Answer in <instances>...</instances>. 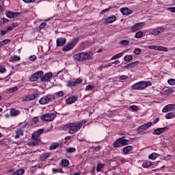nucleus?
Listing matches in <instances>:
<instances>
[{
	"instance_id": "20e7f679",
	"label": "nucleus",
	"mask_w": 175,
	"mask_h": 175,
	"mask_svg": "<svg viewBox=\"0 0 175 175\" xmlns=\"http://www.w3.org/2000/svg\"><path fill=\"white\" fill-rule=\"evenodd\" d=\"M43 133V129H39L37 131L34 132L31 135V142H29V144L31 146H38L40 143V135Z\"/></svg>"
},
{
	"instance_id": "6e6552de",
	"label": "nucleus",
	"mask_w": 175,
	"mask_h": 175,
	"mask_svg": "<svg viewBox=\"0 0 175 175\" xmlns=\"http://www.w3.org/2000/svg\"><path fill=\"white\" fill-rule=\"evenodd\" d=\"M39 77L42 79L43 77V71H38L33 74L30 78H29V81L33 82V81H38L39 79Z\"/></svg>"
},
{
	"instance_id": "f03ea898",
	"label": "nucleus",
	"mask_w": 175,
	"mask_h": 175,
	"mask_svg": "<svg viewBox=\"0 0 175 175\" xmlns=\"http://www.w3.org/2000/svg\"><path fill=\"white\" fill-rule=\"evenodd\" d=\"M151 85H152V83H151V81H142L133 84L131 89L137 91H142L143 90H146L147 87H150Z\"/></svg>"
},
{
	"instance_id": "13d9d810",
	"label": "nucleus",
	"mask_w": 175,
	"mask_h": 175,
	"mask_svg": "<svg viewBox=\"0 0 175 175\" xmlns=\"http://www.w3.org/2000/svg\"><path fill=\"white\" fill-rule=\"evenodd\" d=\"M110 9H112V8L111 7H109L108 8H106V9L103 10L101 12V14H105V13H106V12H109L110 10Z\"/></svg>"
},
{
	"instance_id": "473e14b6",
	"label": "nucleus",
	"mask_w": 175,
	"mask_h": 175,
	"mask_svg": "<svg viewBox=\"0 0 175 175\" xmlns=\"http://www.w3.org/2000/svg\"><path fill=\"white\" fill-rule=\"evenodd\" d=\"M24 172H25L23 169L18 170L16 172H12V175H23L24 174Z\"/></svg>"
},
{
	"instance_id": "a211bd4d",
	"label": "nucleus",
	"mask_w": 175,
	"mask_h": 175,
	"mask_svg": "<svg viewBox=\"0 0 175 175\" xmlns=\"http://www.w3.org/2000/svg\"><path fill=\"white\" fill-rule=\"evenodd\" d=\"M175 105L174 104H170L167 105L163 109L162 111L163 113H167V111H170L171 110H173L174 109Z\"/></svg>"
},
{
	"instance_id": "72a5a7b5",
	"label": "nucleus",
	"mask_w": 175,
	"mask_h": 175,
	"mask_svg": "<svg viewBox=\"0 0 175 175\" xmlns=\"http://www.w3.org/2000/svg\"><path fill=\"white\" fill-rule=\"evenodd\" d=\"M124 59V61H126V62H129L130 61H132V59H133V56H132V55H125Z\"/></svg>"
},
{
	"instance_id": "a19ab883",
	"label": "nucleus",
	"mask_w": 175,
	"mask_h": 175,
	"mask_svg": "<svg viewBox=\"0 0 175 175\" xmlns=\"http://www.w3.org/2000/svg\"><path fill=\"white\" fill-rule=\"evenodd\" d=\"M76 85L75 81H67V86L68 87H75Z\"/></svg>"
},
{
	"instance_id": "49530a36",
	"label": "nucleus",
	"mask_w": 175,
	"mask_h": 175,
	"mask_svg": "<svg viewBox=\"0 0 175 175\" xmlns=\"http://www.w3.org/2000/svg\"><path fill=\"white\" fill-rule=\"evenodd\" d=\"M133 53L136 55H139V54H140L142 53V49L137 48V49H134Z\"/></svg>"
},
{
	"instance_id": "bf43d9fd",
	"label": "nucleus",
	"mask_w": 175,
	"mask_h": 175,
	"mask_svg": "<svg viewBox=\"0 0 175 175\" xmlns=\"http://www.w3.org/2000/svg\"><path fill=\"white\" fill-rule=\"evenodd\" d=\"M167 10H169V12L171 13H175V7L168 8Z\"/></svg>"
},
{
	"instance_id": "c03bdc74",
	"label": "nucleus",
	"mask_w": 175,
	"mask_h": 175,
	"mask_svg": "<svg viewBox=\"0 0 175 175\" xmlns=\"http://www.w3.org/2000/svg\"><path fill=\"white\" fill-rule=\"evenodd\" d=\"M168 84L170 85H175V79H170L167 80Z\"/></svg>"
},
{
	"instance_id": "5fc2aeb1",
	"label": "nucleus",
	"mask_w": 175,
	"mask_h": 175,
	"mask_svg": "<svg viewBox=\"0 0 175 175\" xmlns=\"http://www.w3.org/2000/svg\"><path fill=\"white\" fill-rule=\"evenodd\" d=\"M128 79L127 75H120L119 76V80H126Z\"/></svg>"
},
{
	"instance_id": "9d476101",
	"label": "nucleus",
	"mask_w": 175,
	"mask_h": 175,
	"mask_svg": "<svg viewBox=\"0 0 175 175\" xmlns=\"http://www.w3.org/2000/svg\"><path fill=\"white\" fill-rule=\"evenodd\" d=\"M55 118V114L54 113H45L41 116V120L42 121L50 122L53 121Z\"/></svg>"
},
{
	"instance_id": "4c0bfd02",
	"label": "nucleus",
	"mask_w": 175,
	"mask_h": 175,
	"mask_svg": "<svg viewBox=\"0 0 175 175\" xmlns=\"http://www.w3.org/2000/svg\"><path fill=\"white\" fill-rule=\"evenodd\" d=\"M103 167H105V164L98 163L96 166V172H101Z\"/></svg>"
},
{
	"instance_id": "f704fd0d",
	"label": "nucleus",
	"mask_w": 175,
	"mask_h": 175,
	"mask_svg": "<svg viewBox=\"0 0 175 175\" xmlns=\"http://www.w3.org/2000/svg\"><path fill=\"white\" fill-rule=\"evenodd\" d=\"M174 117L175 114L173 112L167 113L165 116V118H167V120H170V118H174Z\"/></svg>"
},
{
	"instance_id": "4468645a",
	"label": "nucleus",
	"mask_w": 175,
	"mask_h": 175,
	"mask_svg": "<svg viewBox=\"0 0 175 175\" xmlns=\"http://www.w3.org/2000/svg\"><path fill=\"white\" fill-rule=\"evenodd\" d=\"M36 96H38V95L36 94L33 93V94L23 96L22 98V100L23 102H28L29 100H33L36 98Z\"/></svg>"
},
{
	"instance_id": "a18cd8bd",
	"label": "nucleus",
	"mask_w": 175,
	"mask_h": 175,
	"mask_svg": "<svg viewBox=\"0 0 175 175\" xmlns=\"http://www.w3.org/2000/svg\"><path fill=\"white\" fill-rule=\"evenodd\" d=\"M110 66H111V63H108L107 64H105V65H101L99 66V68L100 69H103L104 68H110Z\"/></svg>"
},
{
	"instance_id": "69168bd1",
	"label": "nucleus",
	"mask_w": 175,
	"mask_h": 175,
	"mask_svg": "<svg viewBox=\"0 0 175 175\" xmlns=\"http://www.w3.org/2000/svg\"><path fill=\"white\" fill-rule=\"evenodd\" d=\"M120 63H121V62H120V60H116L115 62H111V65L112 64H113V65H119V64H120Z\"/></svg>"
},
{
	"instance_id": "09e8293b",
	"label": "nucleus",
	"mask_w": 175,
	"mask_h": 175,
	"mask_svg": "<svg viewBox=\"0 0 175 175\" xmlns=\"http://www.w3.org/2000/svg\"><path fill=\"white\" fill-rule=\"evenodd\" d=\"M76 151V148H68L66 149V152H75Z\"/></svg>"
},
{
	"instance_id": "5701e85b",
	"label": "nucleus",
	"mask_w": 175,
	"mask_h": 175,
	"mask_svg": "<svg viewBox=\"0 0 175 175\" xmlns=\"http://www.w3.org/2000/svg\"><path fill=\"white\" fill-rule=\"evenodd\" d=\"M117 20V17H116V16L113 15L111 16L108 17L105 23L107 24H111L112 23H114V21H116Z\"/></svg>"
},
{
	"instance_id": "1a4fd4ad",
	"label": "nucleus",
	"mask_w": 175,
	"mask_h": 175,
	"mask_svg": "<svg viewBox=\"0 0 175 175\" xmlns=\"http://www.w3.org/2000/svg\"><path fill=\"white\" fill-rule=\"evenodd\" d=\"M146 26V23L145 22H141L135 24L133 25L131 28L132 32H136L140 29H143L144 27Z\"/></svg>"
},
{
	"instance_id": "f8f14e48",
	"label": "nucleus",
	"mask_w": 175,
	"mask_h": 175,
	"mask_svg": "<svg viewBox=\"0 0 175 175\" xmlns=\"http://www.w3.org/2000/svg\"><path fill=\"white\" fill-rule=\"evenodd\" d=\"M148 49H150V50H156L157 51H164L165 53H167V51H169V49H167V47H165L162 46L150 45L148 46Z\"/></svg>"
},
{
	"instance_id": "b1692460",
	"label": "nucleus",
	"mask_w": 175,
	"mask_h": 175,
	"mask_svg": "<svg viewBox=\"0 0 175 175\" xmlns=\"http://www.w3.org/2000/svg\"><path fill=\"white\" fill-rule=\"evenodd\" d=\"M6 16L8 18H14L15 17H17V13L16 12H13L12 11H8L6 13Z\"/></svg>"
},
{
	"instance_id": "052dcab7",
	"label": "nucleus",
	"mask_w": 175,
	"mask_h": 175,
	"mask_svg": "<svg viewBox=\"0 0 175 175\" xmlns=\"http://www.w3.org/2000/svg\"><path fill=\"white\" fill-rule=\"evenodd\" d=\"M75 81V85L80 84V83H83V79L79 78V79H76V81Z\"/></svg>"
},
{
	"instance_id": "0eeeda50",
	"label": "nucleus",
	"mask_w": 175,
	"mask_h": 175,
	"mask_svg": "<svg viewBox=\"0 0 175 175\" xmlns=\"http://www.w3.org/2000/svg\"><path fill=\"white\" fill-rule=\"evenodd\" d=\"M78 42H79L78 38H74L70 43H69L68 44L63 47V51H69L72 50V49H73V47H75V46L77 44Z\"/></svg>"
},
{
	"instance_id": "dca6fc26",
	"label": "nucleus",
	"mask_w": 175,
	"mask_h": 175,
	"mask_svg": "<svg viewBox=\"0 0 175 175\" xmlns=\"http://www.w3.org/2000/svg\"><path fill=\"white\" fill-rule=\"evenodd\" d=\"M51 77H53V73L47 72L44 75H42V77H41V81H49L50 80V79H51Z\"/></svg>"
},
{
	"instance_id": "7ed1b4c3",
	"label": "nucleus",
	"mask_w": 175,
	"mask_h": 175,
	"mask_svg": "<svg viewBox=\"0 0 175 175\" xmlns=\"http://www.w3.org/2000/svg\"><path fill=\"white\" fill-rule=\"evenodd\" d=\"M92 55H94L92 52L86 51L75 55L74 59H75L77 61H85L91 59L92 58Z\"/></svg>"
},
{
	"instance_id": "0e129e2a",
	"label": "nucleus",
	"mask_w": 175,
	"mask_h": 175,
	"mask_svg": "<svg viewBox=\"0 0 175 175\" xmlns=\"http://www.w3.org/2000/svg\"><path fill=\"white\" fill-rule=\"evenodd\" d=\"M39 121V118L38 117H34L33 118V122H34V124H38Z\"/></svg>"
},
{
	"instance_id": "e433bc0d",
	"label": "nucleus",
	"mask_w": 175,
	"mask_h": 175,
	"mask_svg": "<svg viewBox=\"0 0 175 175\" xmlns=\"http://www.w3.org/2000/svg\"><path fill=\"white\" fill-rule=\"evenodd\" d=\"M135 38L136 39H140V38H143V31H139L135 33Z\"/></svg>"
},
{
	"instance_id": "bb28decb",
	"label": "nucleus",
	"mask_w": 175,
	"mask_h": 175,
	"mask_svg": "<svg viewBox=\"0 0 175 175\" xmlns=\"http://www.w3.org/2000/svg\"><path fill=\"white\" fill-rule=\"evenodd\" d=\"M132 150H133V146H127L123 148V152L124 154H129Z\"/></svg>"
},
{
	"instance_id": "ddd939ff",
	"label": "nucleus",
	"mask_w": 175,
	"mask_h": 175,
	"mask_svg": "<svg viewBox=\"0 0 175 175\" xmlns=\"http://www.w3.org/2000/svg\"><path fill=\"white\" fill-rule=\"evenodd\" d=\"M150 126H152V122H149L146 124H144V125L139 126L137 129V132L139 133H142V132H143V131H146V129H148V128H150Z\"/></svg>"
},
{
	"instance_id": "c9c22d12",
	"label": "nucleus",
	"mask_w": 175,
	"mask_h": 175,
	"mask_svg": "<svg viewBox=\"0 0 175 175\" xmlns=\"http://www.w3.org/2000/svg\"><path fill=\"white\" fill-rule=\"evenodd\" d=\"M52 172L53 173V174H55L56 173H64V171L61 168H53Z\"/></svg>"
},
{
	"instance_id": "8fccbe9b",
	"label": "nucleus",
	"mask_w": 175,
	"mask_h": 175,
	"mask_svg": "<svg viewBox=\"0 0 175 175\" xmlns=\"http://www.w3.org/2000/svg\"><path fill=\"white\" fill-rule=\"evenodd\" d=\"M6 72V68L5 66H0V73H5Z\"/></svg>"
},
{
	"instance_id": "7c9ffc66",
	"label": "nucleus",
	"mask_w": 175,
	"mask_h": 175,
	"mask_svg": "<svg viewBox=\"0 0 175 175\" xmlns=\"http://www.w3.org/2000/svg\"><path fill=\"white\" fill-rule=\"evenodd\" d=\"M18 90V88H17L16 86L13 87V88H10L7 90V92L8 94H13V92H16V91H17Z\"/></svg>"
},
{
	"instance_id": "2f4dec72",
	"label": "nucleus",
	"mask_w": 175,
	"mask_h": 175,
	"mask_svg": "<svg viewBox=\"0 0 175 175\" xmlns=\"http://www.w3.org/2000/svg\"><path fill=\"white\" fill-rule=\"evenodd\" d=\"M49 157H50V153L49 152H45L40 155V158L42 161H46Z\"/></svg>"
},
{
	"instance_id": "ea45409f",
	"label": "nucleus",
	"mask_w": 175,
	"mask_h": 175,
	"mask_svg": "<svg viewBox=\"0 0 175 175\" xmlns=\"http://www.w3.org/2000/svg\"><path fill=\"white\" fill-rule=\"evenodd\" d=\"M8 43H10V39H5L0 42V46H5V44H8Z\"/></svg>"
},
{
	"instance_id": "e2e57ef3",
	"label": "nucleus",
	"mask_w": 175,
	"mask_h": 175,
	"mask_svg": "<svg viewBox=\"0 0 175 175\" xmlns=\"http://www.w3.org/2000/svg\"><path fill=\"white\" fill-rule=\"evenodd\" d=\"M46 27V23H42L40 26L39 28L40 29H43V28H44Z\"/></svg>"
},
{
	"instance_id": "58836bf2",
	"label": "nucleus",
	"mask_w": 175,
	"mask_h": 175,
	"mask_svg": "<svg viewBox=\"0 0 175 175\" xmlns=\"http://www.w3.org/2000/svg\"><path fill=\"white\" fill-rule=\"evenodd\" d=\"M157 157H158V154L157 153H152L149 155V159H152V161H155L157 159Z\"/></svg>"
},
{
	"instance_id": "412c9836",
	"label": "nucleus",
	"mask_w": 175,
	"mask_h": 175,
	"mask_svg": "<svg viewBox=\"0 0 175 175\" xmlns=\"http://www.w3.org/2000/svg\"><path fill=\"white\" fill-rule=\"evenodd\" d=\"M15 133V135H14V139H19L20 136H23V135H24V132L21 128L18 129Z\"/></svg>"
},
{
	"instance_id": "37998d69",
	"label": "nucleus",
	"mask_w": 175,
	"mask_h": 175,
	"mask_svg": "<svg viewBox=\"0 0 175 175\" xmlns=\"http://www.w3.org/2000/svg\"><path fill=\"white\" fill-rule=\"evenodd\" d=\"M120 44H122V46H128V44H129V40H123L120 42Z\"/></svg>"
},
{
	"instance_id": "c756f323",
	"label": "nucleus",
	"mask_w": 175,
	"mask_h": 175,
	"mask_svg": "<svg viewBox=\"0 0 175 175\" xmlns=\"http://www.w3.org/2000/svg\"><path fill=\"white\" fill-rule=\"evenodd\" d=\"M61 166H63V167H66V166H69V160L62 159L61 161Z\"/></svg>"
},
{
	"instance_id": "4be33fe9",
	"label": "nucleus",
	"mask_w": 175,
	"mask_h": 175,
	"mask_svg": "<svg viewBox=\"0 0 175 175\" xmlns=\"http://www.w3.org/2000/svg\"><path fill=\"white\" fill-rule=\"evenodd\" d=\"M166 129H167L166 127L157 129L153 131V135H161V133H163Z\"/></svg>"
},
{
	"instance_id": "774afa93",
	"label": "nucleus",
	"mask_w": 175,
	"mask_h": 175,
	"mask_svg": "<svg viewBox=\"0 0 175 175\" xmlns=\"http://www.w3.org/2000/svg\"><path fill=\"white\" fill-rule=\"evenodd\" d=\"M157 122H159V118H157L153 122V124H157Z\"/></svg>"
},
{
	"instance_id": "6e6d98bb",
	"label": "nucleus",
	"mask_w": 175,
	"mask_h": 175,
	"mask_svg": "<svg viewBox=\"0 0 175 175\" xmlns=\"http://www.w3.org/2000/svg\"><path fill=\"white\" fill-rule=\"evenodd\" d=\"M56 95L59 97H61V96H64V93L63 91H59V92H56Z\"/></svg>"
},
{
	"instance_id": "c85d7f7f",
	"label": "nucleus",
	"mask_w": 175,
	"mask_h": 175,
	"mask_svg": "<svg viewBox=\"0 0 175 175\" xmlns=\"http://www.w3.org/2000/svg\"><path fill=\"white\" fill-rule=\"evenodd\" d=\"M124 51L122 52V53H118V54L113 55V56L111 58V61H113V60H114V59H118V58H121V57H122V56L124 55Z\"/></svg>"
},
{
	"instance_id": "cd10ccee",
	"label": "nucleus",
	"mask_w": 175,
	"mask_h": 175,
	"mask_svg": "<svg viewBox=\"0 0 175 175\" xmlns=\"http://www.w3.org/2000/svg\"><path fill=\"white\" fill-rule=\"evenodd\" d=\"M143 167L145 169H148V167H151L152 166V162L148 161H145L142 163Z\"/></svg>"
},
{
	"instance_id": "6ab92c4d",
	"label": "nucleus",
	"mask_w": 175,
	"mask_h": 175,
	"mask_svg": "<svg viewBox=\"0 0 175 175\" xmlns=\"http://www.w3.org/2000/svg\"><path fill=\"white\" fill-rule=\"evenodd\" d=\"M76 100H77V96H70L66 99V103H67V105H72V103H75Z\"/></svg>"
},
{
	"instance_id": "f257e3e1",
	"label": "nucleus",
	"mask_w": 175,
	"mask_h": 175,
	"mask_svg": "<svg viewBox=\"0 0 175 175\" xmlns=\"http://www.w3.org/2000/svg\"><path fill=\"white\" fill-rule=\"evenodd\" d=\"M85 120H82L77 123H70L64 126L63 130L68 131V133H70V135H75V133H77V132L80 131V129L83 125H84V124H85Z\"/></svg>"
},
{
	"instance_id": "f3484780",
	"label": "nucleus",
	"mask_w": 175,
	"mask_h": 175,
	"mask_svg": "<svg viewBox=\"0 0 175 175\" xmlns=\"http://www.w3.org/2000/svg\"><path fill=\"white\" fill-rule=\"evenodd\" d=\"M56 43H57V47L64 46V44H65V43H66V38H59L57 39Z\"/></svg>"
},
{
	"instance_id": "79ce46f5",
	"label": "nucleus",
	"mask_w": 175,
	"mask_h": 175,
	"mask_svg": "<svg viewBox=\"0 0 175 175\" xmlns=\"http://www.w3.org/2000/svg\"><path fill=\"white\" fill-rule=\"evenodd\" d=\"M58 146H59V144H58V143L52 144L50 146L49 149H51V150H55V148H57L58 147Z\"/></svg>"
},
{
	"instance_id": "4d7b16f0",
	"label": "nucleus",
	"mask_w": 175,
	"mask_h": 175,
	"mask_svg": "<svg viewBox=\"0 0 175 175\" xmlns=\"http://www.w3.org/2000/svg\"><path fill=\"white\" fill-rule=\"evenodd\" d=\"M120 162L121 163H126V162H128V159L122 157L120 159Z\"/></svg>"
},
{
	"instance_id": "3c124183",
	"label": "nucleus",
	"mask_w": 175,
	"mask_h": 175,
	"mask_svg": "<svg viewBox=\"0 0 175 175\" xmlns=\"http://www.w3.org/2000/svg\"><path fill=\"white\" fill-rule=\"evenodd\" d=\"M130 109H132L133 111H137V110H139V108H137V106L136 105L130 106Z\"/></svg>"
},
{
	"instance_id": "de8ad7c7",
	"label": "nucleus",
	"mask_w": 175,
	"mask_h": 175,
	"mask_svg": "<svg viewBox=\"0 0 175 175\" xmlns=\"http://www.w3.org/2000/svg\"><path fill=\"white\" fill-rule=\"evenodd\" d=\"M91 90H94V85H88L85 88V91H91Z\"/></svg>"
},
{
	"instance_id": "423d86ee",
	"label": "nucleus",
	"mask_w": 175,
	"mask_h": 175,
	"mask_svg": "<svg viewBox=\"0 0 175 175\" xmlns=\"http://www.w3.org/2000/svg\"><path fill=\"white\" fill-rule=\"evenodd\" d=\"M54 99H55L54 95L48 94L46 96L42 97L39 100V103L40 105H47V103H50V102H53Z\"/></svg>"
},
{
	"instance_id": "39448f33",
	"label": "nucleus",
	"mask_w": 175,
	"mask_h": 175,
	"mask_svg": "<svg viewBox=\"0 0 175 175\" xmlns=\"http://www.w3.org/2000/svg\"><path fill=\"white\" fill-rule=\"evenodd\" d=\"M129 141L128 139H124V137H122L116 140L113 142V146L115 148H118L119 147H122V146H128Z\"/></svg>"
},
{
	"instance_id": "338daca9",
	"label": "nucleus",
	"mask_w": 175,
	"mask_h": 175,
	"mask_svg": "<svg viewBox=\"0 0 175 175\" xmlns=\"http://www.w3.org/2000/svg\"><path fill=\"white\" fill-rule=\"evenodd\" d=\"M18 25L17 24V23H12V28H16Z\"/></svg>"
},
{
	"instance_id": "603ef678",
	"label": "nucleus",
	"mask_w": 175,
	"mask_h": 175,
	"mask_svg": "<svg viewBox=\"0 0 175 175\" xmlns=\"http://www.w3.org/2000/svg\"><path fill=\"white\" fill-rule=\"evenodd\" d=\"M37 58H38V57H36V55H33L29 57V61H36V59Z\"/></svg>"
},
{
	"instance_id": "680f3d73",
	"label": "nucleus",
	"mask_w": 175,
	"mask_h": 175,
	"mask_svg": "<svg viewBox=\"0 0 175 175\" xmlns=\"http://www.w3.org/2000/svg\"><path fill=\"white\" fill-rule=\"evenodd\" d=\"M23 1L25 3H33V2H35V0H23Z\"/></svg>"
},
{
	"instance_id": "393cba45",
	"label": "nucleus",
	"mask_w": 175,
	"mask_h": 175,
	"mask_svg": "<svg viewBox=\"0 0 175 175\" xmlns=\"http://www.w3.org/2000/svg\"><path fill=\"white\" fill-rule=\"evenodd\" d=\"M21 59V58L20 57V56L14 55L10 57L9 62H17V61H20Z\"/></svg>"
},
{
	"instance_id": "9b49d317",
	"label": "nucleus",
	"mask_w": 175,
	"mask_h": 175,
	"mask_svg": "<svg viewBox=\"0 0 175 175\" xmlns=\"http://www.w3.org/2000/svg\"><path fill=\"white\" fill-rule=\"evenodd\" d=\"M165 31V27H160L157 29H151L149 30V34L150 35H159V33H163V32Z\"/></svg>"
},
{
	"instance_id": "2eb2a0df",
	"label": "nucleus",
	"mask_w": 175,
	"mask_h": 175,
	"mask_svg": "<svg viewBox=\"0 0 175 175\" xmlns=\"http://www.w3.org/2000/svg\"><path fill=\"white\" fill-rule=\"evenodd\" d=\"M120 12L124 16H129V14H132L133 12L128 8H120Z\"/></svg>"
},
{
	"instance_id": "aec40b11",
	"label": "nucleus",
	"mask_w": 175,
	"mask_h": 175,
	"mask_svg": "<svg viewBox=\"0 0 175 175\" xmlns=\"http://www.w3.org/2000/svg\"><path fill=\"white\" fill-rule=\"evenodd\" d=\"M20 115V111L14 108H12L10 111V116L11 117H16V116Z\"/></svg>"
},
{
	"instance_id": "a878e982",
	"label": "nucleus",
	"mask_w": 175,
	"mask_h": 175,
	"mask_svg": "<svg viewBox=\"0 0 175 175\" xmlns=\"http://www.w3.org/2000/svg\"><path fill=\"white\" fill-rule=\"evenodd\" d=\"M140 64V62L137 61V62H134L133 63L129 64L126 66V68L127 69H132V68H135V66H137V65H139Z\"/></svg>"
},
{
	"instance_id": "864d4df0",
	"label": "nucleus",
	"mask_w": 175,
	"mask_h": 175,
	"mask_svg": "<svg viewBox=\"0 0 175 175\" xmlns=\"http://www.w3.org/2000/svg\"><path fill=\"white\" fill-rule=\"evenodd\" d=\"M0 144L3 146H8V139H3L0 142Z\"/></svg>"
}]
</instances>
